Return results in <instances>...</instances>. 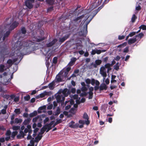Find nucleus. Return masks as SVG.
Masks as SVG:
<instances>
[{
  "label": "nucleus",
  "mask_w": 146,
  "mask_h": 146,
  "mask_svg": "<svg viewBox=\"0 0 146 146\" xmlns=\"http://www.w3.org/2000/svg\"><path fill=\"white\" fill-rule=\"evenodd\" d=\"M14 112L17 114H19L21 113L20 108L15 109L14 110Z\"/></svg>",
  "instance_id": "ea45409f"
},
{
  "label": "nucleus",
  "mask_w": 146,
  "mask_h": 146,
  "mask_svg": "<svg viewBox=\"0 0 146 146\" xmlns=\"http://www.w3.org/2000/svg\"><path fill=\"white\" fill-rule=\"evenodd\" d=\"M95 79L94 78H92L91 81V84L92 85H94L95 83Z\"/></svg>",
  "instance_id": "69168bd1"
},
{
  "label": "nucleus",
  "mask_w": 146,
  "mask_h": 146,
  "mask_svg": "<svg viewBox=\"0 0 146 146\" xmlns=\"http://www.w3.org/2000/svg\"><path fill=\"white\" fill-rule=\"evenodd\" d=\"M31 119L30 118H28L24 120L23 122V124L25 125H28L30 122Z\"/></svg>",
  "instance_id": "aec40b11"
},
{
  "label": "nucleus",
  "mask_w": 146,
  "mask_h": 146,
  "mask_svg": "<svg viewBox=\"0 0 146 146\" xmlns=\"http://www.w3.org/2000/svg\"><path fill=\"white\" fill-rule=\"evenodd\" d=\"M18 133V132L17 131H13L11 134V137L13 138L12 140L14 139L15 137V136L17 135Z\"/></svg>",
  "instance_id": "bb28decb"
},
{
  "label": "nucleus",
  "mask_w": 146,
  "mask_h": 146,
  "mask_svg": "<svg viewBox=\"0 0 146 146\" xmlns=\"http://www.w3.org/2000/svg\"><path fill=\"white\" fill-rule=\"evenodd\" d=\"M60 108H59V107H58L54 115H59L60 113Z\"/></svg>",
  "instance_id": "4c0bfd02"
},
{
  "label": "nucleus",
  "mask_w": 146,
  "mask_h": 146,
  "mask_svg": "<svg viewBox=\"0 0 146 146\" xmlns=\"http://www.w3.org/2000/svg\"><path fill=\"white\" fill-rule=\"evenodd\" d=\"M137 19V17L135 14L133 15L132 17L131 18V22L133 23L135 22L136 19Z\"/></svg>",
  "instance_id": "72a5a7b5"
},
{
  "label": "nucleus",
  "mask_w": 146,
  "mask_h": 146,
  "mask_svg": "<svg viewBox=\"0 0 146 146\" xmlns=\"http://www.w3.org/2000/svg\"><path fill=\"white\" fill-rule=\"evenodd\" d=\"M5 66L4 64H1L0 65V72H3L4 71L6 70L5 68Z\"/></svg>",
  "instance_id": "5701e85b"
},
{
  "label": "nucleus",
  "mask_w": 146,
  "mask_h": 146,
  "mask_svg": "<svg viewBox=\"0 0 146 146\" xmlns=\"http://www.w3.org/2000/svg\"><path fill=\"white\" fill-rule=\"evenodd\" d=\"M86 82L88 84H90L91 83V80L89 78H87L85 80Z\"/></svg>",
  "instance_id": "052dcab7"
},
{
  "label": "nucleus",
  "mask_w": 146,
  "mask_h": 146,
  "mask_svg": "<svg viewBox=\"0 0 146 146\" xmlns=\"http://www.w3.org/2000/svg\"><path fill=\"white\" fill-rule=\"evenodd\" d=\"M53 6H51L49 7L47 9V12H49L50 11H51L53 10Z\"/></svg>",
  "instance_id": "5fc2aeb1"
},
{
  "label": "nucleus",
  "mask_w": 146,
  "mask_h": 146,
  "mask_svg": "<svg viewBox=\"0 0 146 146\" xmlns=\"http://www.w3.org/2000/svg\"><path fill=\"white\" fill-rule=\"evenodd\" d=\"M136 34V32H132L129 34L130 37H132L135 35Z\"/></svg>",
  "instance_id": "bf43d9fd"
},
{
  "label": "nucleus",
  "mask_w": 146,
  "mask_h": 146,
  "mask_svg": "<svg viewBox=\"0 0 146 146\" xmlns=\"http://www.w3.org/2000/svg\"><path fill=\"white\" fill-rule=\"evenodd\" d=\"M27 140H30L32 139H34V138H32L31 134H28V136L27 137Z\"/></svg>",
  "instance_id": "13d9d810"
},
{
  "label": "nucleus",
  "mask_w": 146,
  "mask_h": 146,
  "mask_svg": "<svg viewBox=\"0 0 146 146\" xmlns=\"http://www.w3.org/2000/svg\"><path fill=\"white\" fill-rule=\"evenodd\" d=\"M83 118L86 120L85 121V123L87 125H88L90 123V121L89 120V117L87 113H84L83 116Z\"/></svg>",
  "instance_id": "9b49d317"
},
{
  "label": "nucleus",
  "mask_w": 146,
  "mask_h": 146,
  "mask_svg": "<svg viewBox=\"0 0 146 146\" xmlns=\"http://www.w3.org/2000/svg\"><path fill=\"white\" fill-rule=\"evenodd\" d=\"M30 97L29 95H28V96L24 97V99L26 101H28L30 100Z\"/></svg>",
  "instance_id": "4d7b16f0"
},
{
  "label": "nucleus",
  "mask_w": 146,
  "mask_h": 146,
  "mask_svg": "<svg viewBox=\"0 0 146 146\" xmlns=\"http://www.w3.org/2000/svg\"><path fill=\"white\" fill-rule=\"evenodd\" d=\"M119 63L117 62L116 63V64L114 66V68L117 70H118L119 69Z\"/></svg>",
  "instance_id": "473e14b6"
},
{
  "label": "nucleus",
  "mask_w": 146,
  "mask_h": 146,
  "mask_svg": "<svg viewBox=\"0 0 146 146\" xmlns=\"http://www.w3.org/2000/svg\"><path fill=\"white\" fill-rule=\"evenodd\" d=\"M32 37L34 38L33 40L38 42H40L45 39L44 37L40 36H35L34 35H33Z\"/></svg>",
  "instance_id": "39448f33"
},
{
  "label": "nucleus",
  "mask_w": 146,
  "mask_h": 146,
  "mask_svg": "<svg viewBox=\"0 0 146 146\" xmlns=\"http://www.w3.org/2000/svg\"><path fill=\"white\" fill-rule=\"evenodd\" d=\"M40 116L38 115L37 116L35 117L32 120V121L34 123H35V122L37 121L38 119L39 118H40Z\"/></svg>",
  "instance_id": "2f4dec72"
},
{
  "label": "nucleus",
  "mask_w": 146,
  "mask_h": 146,
  "mask_svg": "<svg viewBox=\"0 0 146 146\" xmlns=\"http://www.w3.org/2000/svg\"><path fill=\"white\" fill-rule=\"evenodd\" d=\"M19 100V97H15L14 99V101L16 102H18Z\"/></svg>",
  "instance_id": "338daca9"
},
{
  "label": "nucleus",
  "mask_w": 146,
  "mask_h": 146,
  "mask_svg": "<svg viewBox=\"0 0 146 146\" xmlns=\"http://www.w3.org/2000/svg\"><path fill=\"white\" fill-rule=\"evenodd\" d=\"M17 139H21L24 138V132L22 131H20L19 134L17 135Z\"/></svg>",
  "instance_id": "2eb2a0df"
},
{
  "label": "nucleus",
  "mask_w": 146,
  "mask_h": 146,
  "mask_svg": "<svg viewBox=\"0 0 146 146\" xmlns=\"http://www.w3.org/2000/svg\"><path fill=\"white\" fill-rule=\"evenodd\" d=\"M71 93L72 92L73 94H74L75 93L76 91V90L75 88H72L70 90Z\"/></svg>",
  "instance_id": "0e129e2a"
},
{
  "label": "nucleus",
  "mask_w": 146,
  "mask_h": 146,
  "mask_svg": "<svg viewBox=\"0 0 146 146\" xmlns=\"http://www.w3.org/2000/svg\"><path fill=\"white\" fill-rule=\"evenodd\" d=\"M57 62V58L56 57H54L53 59V63L56 64Z\"/></svg>",
  "instance_id": "8fccbe9b"
},
{
  "label": "nucleus",
  "mask_w": 146,
  "mask_h": 146,
  "mask_svg": "<svg viewBox=\"0 0 146 146\" xmlns=\"http://www.w3.org/2000/svg\"><path fill=\"white\" fill-rule=\"evenodd\" d=\"M83 92L82 93L80 94V96H81L83 97L85 96H86L88 94V93H86L85 92Z\"/></svg>",
  "instance_id": "864d4df0"
},
{
  "label": "nucleus",
  "mask_w": 146,
  "mask_h": 146,
  "mask_svg": "<svg viewBox=\"0 0 146 146\" xmlns=\"http://www.w3.org/2000/svg\"><path fill=\"white\" fill-rule=\"evenodd\" d=\"M107 86L104 83L101 84L100 86V91H102L104 90H106L107 89Z\"/></svg>",
  "instance_id": "dca6fc26"
},
{
  "label": "nucleus",
  "mask_w": 146,
  "mask_h": 146,
  "mask_svg": "<svg viewBox=\"0 0 146 146\" xmlns=\"http://www.w3.org/2000/svg\"><path fill=\"white\" fill-rule=\"evenodd\" d=\"M100 73L104 77H105L106 76V72L104 66H102L100 68Z\"/></svg>",
  "instance_id": "6e6552de"
},
{
  "label": "nucleus",
  "mask_w": 146,
  "mask_h": 146,
  "mask_svg": "<svg viewBox=\"0 0 146 146\" xmlns=\"http://www.w3.org/2000/svg\"><path fill=\"white\" fill-rule=\"evenodd\" d=\"M108 107V104H104L102 106L101 108L102 109L106 110L107 108Z\"/></svg>",
  "instance_id": "58836bf2"
},
{
  "label": "nucleus",
  "mask_w": 146,
  "mask_h": 146,
  "mask_svg": "<svg viewBox=\"0 0 146 146\" xmlns=\"http://www.w3.org/2000/svg\"><path fill=\"white\" fill-rule=\"evenodd\" d=\"M15 123H21L22 121V119H19L18 118H16L15 119Z\"/></svg>",
  "instance_id": "a19ab883"
},
{
  "label": "nucleus",
  "mask_w": 146,
  "mask_h": 146,
  "mask_svg": "<svg viewBox=\"0 0 146 146\" xmlns=\"http://www.w3.org/2000/svg\"><path fill=\"white\" fill-rule=\"evenodd\" d=\"M42 136L39 135V134L35 138V142H38L39 141H40L42 137Z\"/></svg>",
  "instance_id": "4be33fe9"
},
{
  "label": "nucleus",
  "mask_w": 146,
  "mask_h": 146,
  "mask_svg": "<svg viewBox=\"0 0 146 146\" xmlns=\"http://www.w3.org/2000/svg\"><path fill=\"white\" fill-rule=\"evenodd\" d=\"M73 98L74 99H77L78 98V95L77 94H75L73 96Z\"/></svg>",
  "instance_id": "774afa93"
},
{
  "label": "nucleus",
  "mask_w": 146,
  "mask_h": 146,
  "mask_svg": "<svg viewBox=\"0 0 146 146\" xmlns=\"http://www.w3.org/2000/svg\"><path fill=\"white\" fill-rule=\"evenodd\" d=\"M137 39L135 37L133 38H130L128 40V43L129 44H131L134 43L137 41Z\"/></svg>",
  "instance_id": "f3484780"
},
{
  "label": "nucleus",
  "mask_w": 146,
  "mask_h": 146,
  "mask_svg": "<svg viewBox=\"0 0 146 146\" xmlns=\"http://www.w3.org/2000/svg\"><path fill=\"white\" fill-rule=\"evenodd\" d=\"M144 36V34L143 33H140L138 35H137L135 36V37L136 38V37H139V39H141V38Z\"/></svg>",
  "instance_id": "c9c22d12"
},
{
  "label": "nucleus",
  "mask_w": 146,
  "mask_h": 146,
  "mask_svg": "<svg viewBox=\"0 0 146 146\" xmlns=\"http://www.w3.org/2000/svg\"><path fill=\"white\" fill-rule=\"evenodd\" d=\"M11 31L9 30L7 31L4 34V36L3 38V40H4L9 35Z\"/></svg>",
  "instance_id": "412c9836"
},
{
  "label": "nucleus",
  "mask_w": 146,
  "mask_h": 146,
  "mask_svg": "<svg viewBox=\"0 0 146 146\" xmlns=\"http://www.w3.org/2000/svg\"><path fill=\"white\" fill-rule=\"evenodd\" d=\"M33 3L30 1H29L27 0L25 2V5L29 9H31L33 8Z\"/></svg>",
  "instance_id": "ddd939ff"
},
{
  "label": "nucleus",
  "mask_w": 146,
  "mask_h": 146,
  "mask_svg": "<svg viewBox=\"0 0 146 146\" xmlns=\"http://www.w3.org/2000/svg\"><path fill=\"white\" fill-rule=\"evenodd\" d=\"M70 33H69L66 34L65 36L62 38H59V42L60 43H62L68 38L70 35Z\"/></svg>",
  "instance_id": "0eeeda50"
},
{
  "label": "nucleus",
  "mask_w": 146,
  "mask_h": 146,
  "mask_svg": "<svg viewBox=\"0 0 146 146\" xmlns=\"http://www.w3.org/2000/svg\"><path fill=\"white\" fill-rule=\"evenodd\" d=\"M35 42L31 40H18L15 42L13 46L15 54L17 56L26 55L30 50V48L35 45Z\"/></svg>",
  "instance_id": "f257e3e1"
},
{
  "label": "nucleus",
  "mask_w": 146,
  "mask_h": 146,
  "mask_svg": "<svg viewBox=\"0 0 146 146\" xmlns=\"http://www.w3.org/2000/svg\"><path fill=\"white\" fill-rule=\"evenodd\" d=\"M92 19L91 18V19L86 23V25L84 27L83 29L79 32V34L80 36H86L87 35L88 33V31L87 30L88 25L91 20Z\"/></svg>",
  "instance_id": "f03ea898"
},
{
  "label": "nucleus",
  "mask_w": 146,
  "mask_h": 146,
  "mask_svg": "<svg viewBox=\"0 0 146 146\" xmlns=\"http://www.w3.org/2000/svg\"><path fill=\"white\" fill-rule=\"evenodd\" d=\"M76 60V58H73L71 59L68 65L70 66H72L74 64Z\"/></svg>",
  "instance_id": "a211bd4d"
},
{
  "label": "nucleus",
  "mask_w": 146,
  "mask_h": 146,
  "mask_svg": "<svg viewBox=\"0 0 146 146\" xmlns=\"http://www.w3.org/2000/svg\"><path fill=\"white\" fill-rule=\"evenodd\" d=\"M57 41V39H54L51 42L47 44L46 45L47 47H50L52 46Z\"/></svg>",
  "instance_id": "4468645a"
},
{
  "label": "nucleus",
  "mask_w": 146,
  "mask_h": 146,
  "mask_svg": "<svg viewBox=\"0 0 146 146\" xmlns=\"http://www.w3.org/2000/svg\"><path fill=\"white\" fill-rule=\"evenodd\" d=\"M7 63L9 64L10 66H11L13 64V62L11 59H9L7 61Z\"/></svg>",
  "instance_id": "79ce46f5"
},
{
  "label": "nucleus",
  "mask_w": 146,
  "mask_h": 146,
  "mask_svg": "<svg viewBox=\"0 0 146 146\" xmlns=\"http://www.w3.org/2000/svg\"><path fill=\"white\" fill-rule=\"evenodd\" d=\"M75 122L73 121H71L69 123V127L71 128H77L78 127L79 124L78 123L74 124Z\"/></svg>",
  "instance_id": "1a4fd4ad"
},
{
  "label": "nucleus",
  "mask_w": 146,
  "mask_h": 146,
  "mask_svg": "<svg viewBox=\"0 0 146 146\" xmlns=\"http://www.w3.org/2000/svg\"><path fill=\"white\" fill-rule=\"evenodd\" d=\"M76 47L77 49H80L82 48V45L80 43H77L76 44Z\"/></svg>",
  "instance_id": "c756f323"
},
{
  "label": "nucleus",
  "mask_w": 146,
  "mask_h": 146,
  "mask_svg": "<svg viewBox=\"0 0 146 146\" xmlns=\"http://www.w3.org/2000/svg\"><path fill=\"white\" fill-rule=\"evenodd\" d=\"M62 94L63 95V97H66L70 95L71 93V91L70 90H68L67 88H64L62 90Z\"/></svg>",
  "instance_id": "9d476101"
},
{
  "label": "nucleus",
  "mask_w": 146,
  "mask_h": 146,
  "mask_svg": "<svg viewBox=\"0 0 146 146\" xmlns=\"http://www.w3.org/2000/svg\"><path fill=\"white\" fill-rule=\"evenodd\" d=\"M46 92H44V93H42L39 94V97L40 98H42L44 97L45 96L46 94Z\"/></svg>",
  "instance_id": "603ef678"
},
{
  "label": "nucleus",
  "mask_w": 146,
  "mask_h": 146,
  "mask_svg": "<svg viewBox=\"0 0 146 146\" xmlns=\"http://www.w3.org/2000/svg\"><path fill=\"white\" fill-rule=\"evenodd\" d=\"M54 84V81H52L51 83H49L48 85V86L49 88L50 89H51V88L53 87Z\"/></svg>",
  "instance_id": "37998d69"
},
{
  "label": "nucleus",
  "mask_w": 146,
  "mask_h": 146,
  "mask_svg": "<svg viewBox=\"0 0 146 146\" xmlns=\"http://www.w3.org/2000/svg\"><path fill=\"white\" fill-rule=\"evenodd\" d=\"M102 61L100 60H95V64H94L93 63H92L91 65H93L94 67L95 68H96L97 67V66L100 65L101 63H102Z\"/></svg>",
  "instance_id": "f8f14e48"
},
{
  "label": "nucleus",
  "mask_w": 146,
  "mask_h": 146,
  "mask_svg": "<svg viewBox=\"0 0 146 146\" xmlns=\"http://www.w3.org/2000/svg\"><path fill=\"white\" fill-rule=\"evenodd\" d=\"M19 25V23L16 21H14L12 23L9 28V30L12 31L17 27Z\"/></svg>",
  "instance_id": "423d86ee"
},
{
  "label": "nucleus",
  "mask_w": 146,
  "mask_h": 146,
  "mask_svg": "<svg viewBox=\"0 0 146 146\" xmlns=\"http://www.w3.org/2000/svg\"><path fill=\"white\" fill-rule=\"evenodd\" d=\"M27 30L26 28L25 27H21L18 33L16 34V36L20 38L21 35L22 34L25 35L27 33Z\"/></svg>",
  "instance_id": "7ed1b4c3"
},
{
  "label": "nucleus",
  "mask_w": 146,
  "mask_h": 146,
  "mask_svg": "<svg viewBox=\"0 0 146 146\" xmlns=\"http://www.w3.org/2000/svg\"><path fill=\"white\" fill-rule=\"evenodd\" d=\"M125 36L124 35L119 36H118V39L119 40H121L124 39L125 38Z\"/></svg>",
  "instance_id": "680f3d73"
},
{
  "label": "nucleus",
  "mask_w": 146,
  "mask_h": 146,
  "mask_svg": "<svg viewBox=\"0 0 146 146\" xmlns=\"http://www.w3.org/2000/svg\"><path fill=\"white\" fill-rule=\"evenodd\" d=\"M55 97L57 103H64L65 98L62 95L57 94H56L55 95Z\"/></svg>",
  "instance_id": "20e7f679"
},
{
  "label": "nucleus",
  "mask_w": 146,
  "mask_h": 146,
  "mask_svg": "<svg viewBox=\"0 0 146 146\" xmlns=\"http://www.w3.org/2000/svg\"><path fill=\"white\" fill-rule=\"evenodd\" d=\"M56 79L57 82H62V79L60 75L58 74L57 75L56 77Z\"/></svg>",
  "instance_id": "7c9ffc66"
},
{
  "label": "nucleus",
  "mask_w": 146,
  "mask_h": 146,
  "mask_svg": "<svg viewBox=\"0 0 146 146\" xmlns=\"http://www.w3.org/2000/svg\"><path fill=\"white\" fill-rule=\"evenodd\" d=\"M46 3L48 4L52 5L54 3V0H46Z\"/></svg>",
  "instance_id": "e433bc0d"
},
{
  "label": "nucleus",
  "mask_w": 146,
  "mask_h": 146,
  "mask_svg": "<svg viewBox=\"0 0 146 146\" xmlns=\"http://www.w3.org/2000/svg\"><path fill=\"white\" fill-rule=\"evenodd\" d=\"M76 110L74 108H72L70 109L69 112L72 113L74 114L76 113Z\"/></svg>",
  "instance_id": "f704fd0d"
},
{
  "label": "nucleus",
  "mask_w": 146,
  "mask_h": 146,
  "mask_svg": "<svg viewBox=\"0 0 146 146\" xmlns=\"http://www.w3.org/2000/svg\"><path fill=\"white\" fill-rule=\"evenodd\" d=\"M44 126L46 128V129L47 128L49 129H50V130L52 129V127H51L52 126H50V125H49L48 124H45Z\"/></svg>",
  "instance_id": "09e8293b"
},
{
  "label": "nucleus",
  "mask_w": 146,
  "mask_h": 146,
  "mask_svg": "<svg viewBox=\"0 0 146 146\" xmlns=\"http://www.w3.org/2000/svg\"><path fill=\"white\" fill-rule=\"evenodd\" d=\"M100 7L98 8L96 10L93 11L92 13H93V15L92 16V19L97 14L98 12L100 10V9L102 8H101L100 9H99Z\"/></svg>",
  "instance_id": "393cba45"
},
{
  "label": "nucleus",
  "mask_w": 146,
  "mask_h": 146,
  "mask_svg": "<svg viewBox=\"0 0 146 146\" xmlns=\"http://www.w3.org/2000/svg\"><path fill=\"white\" fill-rule=\"evenodd\" d=\"M20 126H14L13 127V129L15 130H17L20 128Z\"/></svg>",
  "instance_id": "6e6d98bb"
},
{
  "label": "nucleus",
  "mask_w": 146,
  "mask_h": 146,
  "mask_svg": "<svg viewBox=\"0 0 146 146\" xmlns=\"http://www.w3.org/2000/svg\"><path fill=\"white\" fill-rule=\"evenodd\" d=\"M46 108V106H42L38 108V112L39 113H41V110H44Z\"/></svg>",
  "instance_id": "c85d7f7f"
},
{
  "label": "nucleus",
  "mask_w": 146,
  "mask_h": 146,
  "mask_svg": "<svg viewBox=\"0 0 146 146\" xmlns=\"http://www.w3.org/2000/svg\"><path fill=\"white\" fill-rule=\"evenodd\" d=\"M129 51V48L128 47H125L123 50L124 52H127Z\"/></svg>",
  "instance_id": "e2e57ef3"
},
{
  "label": "nucleus",
  "mask_w": 146,
  "mask_h": 146,
  "mask_svg": "<svg viewBox=\"0 0 146 146\" xmlns=\"http://www.w3.org/2000/svg\"><path fill=\"white\" fill-rule=\"evenodd\" d=\"M127 45V42H125L123 43L122 44H120L117 47H124L126 46Z\"/></svg>",
  "instance_id": "c03bdc74"
},
{
  "label": "nucleus",
  "mask_w": 146,
  "mask_h": 146,
  "mask_svg": "<svg viewBox=\"0 0 146 146\" xmlns=\"http://www.w3.org/2000/svg\"><path fill=\"white\" fill-rule=\"evenodd\" d=\"M11 134V132L9 130L7 131L6 133L5 134V135L7 136H10Z\"/></svg>",
  "instance_id": "de8ad7c7"
},
{
  "label": "nucleus",
  "mask_w": 146,
  "mask_h": 146,
  "mask_svg": "<svg viewBox=\"0 0 146 146\" xmlns=\"http://www.w3.org/2000/svg\"><path fill=\"white\" fill-rule=\"evenodd\" d=\"M37 114V112L36 111H34L32 113H30L29 115V116L30 117H33L36 116Z\"/></svg>",
  "instance_id": "a878e982"
},
{
  "label": "nucleus",
  "mask_w": 146,
  "mask_h": 146,
  "mask_svg": "<svg viewBox=\"0 0 146 146\" xmlns=\"http://www.w3.org/2000/svg\"><path fill=\"white\" fill-rule=\"evenodd\" d=\"M46 128L44 126H43L40 129V131L39 133V135L43 134L44 132L46 131Z\"/></svg>",
  "instance_id": "b1692460"
},
{
  "label": "nucleus",
  "mask_w": 146,
  "mask_h": 146,
  "mask_svg": "<svg viewBox=\"0 0 146 146\" xmlns=\"http://www.w3.org/2000/svg\"><path fill=\"white\" fill-rule=\"evenodd\" d=\"M27 128L29 129L28 134L31 135L32 132V130L31 129V125H27Z\"/></svg>",
  "instance_id": "cd10ccee"
},
{
  "label": "nucleus",
  "mask_w": 146,
  "mask_h": 146,
  "mask_svg": "<svg viewBox=\"0 0 146 146\" xmlns=\"http://www.w3.org/2000/svg\"><path fill=\"white\" fill-rule=\"evenodd\" d=\"M88 94H89V96L88 97V98L89 99H91L93 97V92H88Z\"/></svg>",
  "instance_id": "49530a36"
},
{
  "label": "nucleus",
  "mask_w": 146,
  "mask_h": 146,
  "mask_svg": "<svg viewBox=\"0 0 146 146\" xmlns=\"http://www.w3.org/2000/svg\"><path fill=\"white\" fill-rule=\"evenodd\" d=\"M84 16L85 15H82L75 19L73 20V21L75 22H77L78 21H79V23H80L81 21V19L83 18Z\"/></svg>",
  "instance_id": "6ab92c4d"
},
{
  "label": "nucleus",
  "mask_w": 146,
  "mask_h": 146,
  "mask_svg": "<svg viewBox=\"0 0 146 146\" xmlns=\"http://www.w3.org/2000/svg\"><path fill=\"white\" fill-rule=\"evenodd\" d=\"M88 89L86 86L82 87L81 88V90L82 92H85Z\"/></svg>",
  "instance_id": "3c124183"
},
{
  "label": "nucleus",
  "mask_w": 146,
  "mask_h": 146,
  "mask_svg": "<svg viewBox=\"0 0 146 146\" xmlns=\"http://www.w3.org/2000/svg\"><path fill=\"white\" fill-rule=\"evenodd\" d=\"M139 28L143 30H146V25H142L139 27Z\"/></svg>",
  "instance_id": "a18cd8bd"
}]
</instances>
